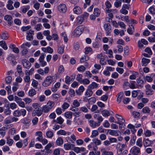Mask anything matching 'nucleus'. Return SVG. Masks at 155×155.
Instances as JSON below:
<instances>
[{"instance_id":"obj_38","label":"nucleus","mask_w":155,"mask_h":155,"mask_svg":"<svg viewBox=\"0 0 155 155\" xmlns=\"http://www.w3.org/2000/svg\"><path fill=\"white\" fill-rule=\"evenodd\" d=\"M101 11L98 8H95L94 9V14L97 17L98 16L100 15Z\"/></svg>"},{"instance_id":"obj_24","label":"nucleus","mask_w":155,"mask_h":155,"mask_svg":"<svg viewBox=\"0 0 155 155\" xmlns=\"http://www.w3.org/2000/svg\"><path fill=\"white\" fill-rule=\"evenodd\" d=\"M97 87L98 84L95 82H93L88 86V88L91 90L92 89L96 88Z\"/></svg>"},{"instance_id":"obj_48","label":"nucleus","mask_w":155,"mask_h":155,"mask_svg":"<svg viewBox=\"0 0 155 155\" xmlns=\"http://www.w3.org/2000/svg\"><path fill=\"white\" fill-rule=\"evenodd\" d=\"M121 0H116V2L114 3V5L116 7L118 8L121 6Z\"/></svg>"},{"instance_id":"obj_35","label":"nucleus","mask_w":155,"mask_h":155,"mask_svg":"<svg viewBox=\"0 0 155 155\" xmlns=\"http://www.w3.org/2000/svg\"><path fill=\"white\" fill-rule=\"evenodd\" d=\"M71 146H74V145L68 143H65L64 145V147L65 150H68L71 149Z\"/></svg>"},{"instance_id":"obj_51","label":"nucleus","mask_w":155,"mask_h":155,"mask_svg":"<svg viewBox=\"0 0 155 155\" xmlns=\"http://www.w3.org/2000/svg\"><path fill=\"white\" fill-rule=\"evenodd\" d=\"M39 101L41 102L44 101L46 99V97L44 95H41L38 97Z\"/></svg>"},{"instance_id":"obj_22","label":"nucleus","mask_w":155,"mask_h":155,"mask_svg":"<svg viewBox=\"0 0 155 155\" xmlns=\"http://www.w3.org/2000/svg\"><path fill=\"white\" fill-rule=\"evenodd\" d=\"M136 145L139 147H141L143 145L142 139V138L138 139L136 142Z\"/></svg>"},{"instance_id":"obj_27","label":"nucleus","mask_w":155,"mask_h":155,"mask_svg":"<svg viewBox=\"0 0 155 155\" xmlns=\"http://www.w3.org/2000/svg\"><path fill=\"white\" fill-rule=\"evenodd\" d=\"M22 122L25 125V127L27 128L29 127L30 123V121L29 120H28L26 118H25L23 120Z\"/></svg>"},{"instance_id":"obj_55","label":"nucleus","mask_w":155,"mask_h":155,"mask_svg":"<svg viewBox=\"0 0 155 155\" xmlns=\"http://www.w3.org/2000/svg\"><path fill=\"white\" fill-rule=\"evenodd\" d=\"M80 103L77 100H74L73 102V106L74 107H77L79 106Z\"/></svg>"},{"instance_id":"obj_61","label":"nucleus","mask_w":155,"mask_h":155,"mask_svg":"<svg viewBox=\"0 0 155 155\" xmlns=\"http://www.w3.org/2000/svg\"><path fill=\"white\" fill-rule=\"evenodd\" d=\"M99 134L98 131L97 130H94L92 131V134L91 136V137H95Z\"/></svg>"},{"instance_id":"obj_59","label":"nucleus","mask_w":155,"mask_h":155,"mask_svg":"<svg viewBox=\"0 0 155 155\" xmlns=\"http://www.w3.org/2000/svg\"><path fill=\"white\" fill-rule=\"evenodd\" d=\"M96 98L94 97H91L88 100V102L90 104H92L95 102Z\"/></svg>"},{"instance_id":"obj_62","label":"nucleus","mask_w":155,"mask_h":155,"mask_svg":"<svg viewBox=\"0 0 155 155\" xmlns=\"http://www.w3.org/2000/svg\"><path fill=\"white\" fill-rule=\"evenodd\" d=\"M12 78L10 76L7 77L5 78L6 83L7 84L10 83L12 81Z\"/></svg>"},{"instance_id":"obj_1","label":"nucleus","mask_w":155,"mask_h":155,"mask_svg":"<svg viewBox=\"0 0 155 155\" xmlns=\"http://www.w3.org/2000/svg\"><path fill=\"white\" fill-rule=\"evenodd\" d=\"M53 78V76H47L43 82L42 85L44 87H47L50 86L52 82H55V81Z\"/></svg>"},{"instance_id":"obj_58","label":"nucleus","mask_w":155,"mask_h":155,"mask_svg":"<svg viewBox=\"0 0 155 155\" xmlns=\"http://www.w3.org/2000/svg\"><path fill=\"white\" fill-rule=\"evenodd\" d=\"M20 111L18 110H16L14 111L13 113V115L15 117H19L21 116Z\"/></svg>"},{"instance_id":"obj_21","label":"nucleus","mask_w":155,"mask_h":155,"mask_svg":"<svg viewBox=\"0 0 155 155\" xmlns=\"http://www.w3.org/2000/svg\"><path fill=\"white\" fill-rule=\"evenodd\" d=\"M8 4L7 5V8L9 10H11L13 9L14 8V7L12 5V4L13 3L11 0H9L8 2Z\"/></svg>"},{"instance_id":"obj_52","label":"nucleus","mask_w":155,"mask_h":155,"mask_svg":"<svg viewBox=\"0 0 155 155\" xmlns=\"http://www.w3.org/2000/svg\"><path fill=\"white\" fill-rule=\"evenodd\" d=\"M29 6H26L22 7L21 9V10L23 13H25L29 9Z\"/></svg>"},{"instance_id":"obj_4","label":"nucleus","mask_w":155,"mask_h":155,"mask_svg":"<svg viewBox=\"0 0 155 155\" xmlns=\"http://www.w3.org/2000/svg\"><path fill=\"white\" fill-rule=\"evenodd\" d=\"M12 124L5 125L1 128H0V134L3 137L5 136L6 133V130L12 127Z\"/></svg>"},{"instance_id":"obj_64","label":"nucleus","mask_w":155,"mask_h":155,"mask_svg":"<svg viewBox=\"0 0 155 155\" xmlns=\"http://www.w3.org/2000/svg\"><path fill=\"white\" fill-rule=\"evenodd\" d=\"M132 115L135 118L138 117L140 116L139 112L136 111H133L132 113Z\"/></svg>"},{"instance_id":"obj_60","label":"nucleus","mask_w":155,"mask_h":155,"mask_svg":"<svg viewBox=\"0 0 155 155\" xmlns=\"http://www.w3.org/2000/svg\"><path fill=\"white\" fill-rule=\"evenodd\" d=\"M131 26L132 27V28H130L127 29V32L130 35H132L134 31V27L132 25H131Z\"/></svg>"},{"instance_id":"obj_54","label":"nucleus","mask_w":155,"mask_h":155,"mask_svg":"<svg viewBox=\"0 0 155 155\" xmlns=\"http://www.w3.org/2000/svg\"><path fill=\"white\" fill-rule=\"evenodd\" d=\"M82 75L81 74H78L77 75L76 79L81 83L83 80L82 78Z\"/></svg>"},{"instance_id":"obj_43","label":"nucleus","mask_w":155,"mask_h":155,"mask_svg":"<svg viewBox=\"0 0 155 155\" xmlns=\"http://www.w3.org/2000/svg\"><path fill=\"white\" fill-rule=\"evenodd\" d=\"M43 111L45 113H48L51 110L50 108L48 107L46 105L44 106L42 108Z\"/></svg>"},{"instance_id":"obj_31","label":"nucleus","mask_w":155,"mask_h":155,"mask_svg":"<svg viewBox=\"0 0 155 155\" xmlns=\"http://www.w3.org/2000/svg\"><path fill=\"white\" fill-rule=\"evenodd\" d=\"M36 94V91L34 89L30 90L28 91V95L29 96L33 97Z\"/></svg>"},{"instance_id":"obj_5","label":"nucleus","mask_w":155,"mask_h":155,"mask_svg":"<svg viewBox=\"0 0 155 155\" xmlns=\"http://www.w3.org/2000/svg\"><path fill=\"white\" fill-rule=\"evenodd\" d=\"M97 59H99V62L102 65H104L107 63L105 58L103 56L102 54H100L97 55Z\"/></svg>"},{"instance_id":"obj_32","label":"nucleus","mask_w":155,"mask_h":155,"mask_svg":"<svg viewBox=\"0 0 155 155\" xmlns=\"http://www.w3.org/2000/svg\"><path fill=\"white\" fill-rule=\"evenodd\" d=\"M84 20V18L82 16H78L77 18V22L78 25L81 24Z\"/></svg>"},{"instance_id":"obj_37","label":"nucleus","mask_w":155,"mask_h":155,"mask_svg":"<svg viewBox=\"0 0 155 155\" xmlns=\"http://www.w3.org/2000/svg\"><path fill=\"white\" fill-rule=\"evenodd\" d=\"M115 117L119 121L121 122L122 123L125 122V120L121 116L118 114H116L115 115Z\"/></svg>"},{"instance_id":"obj_63","label":"nucleus","mask_w":155,"mask_h":155,"mask_svg":"<svg viewBox=\"0 0 155 155\" xmlns=\"http://www.w3.org/2000/svg\"><path fill=\"white\" fill-rule=\"evenodd\" d=\"M90 82V80L87 79H83L81 83L84 84H88Z\"/></svg>"},{"instance_id":"obj_23","label":"nucleus","mask_w":155,"mask_h":155,"mask_svg":"<svg viewBox=\"0 0 155 155\" xmlns=\"http://www.w3.org/2000/svg\"><path fill=\"white\" fill-rule=\"evenodd\" d=\"M4 18L6 20L8 21V24L11 25L13 23V21H12V16L9 15H7L5 16Z\"/></svg>"},{"instance_id":"obj_36","label":"nucleus","mask_w":155,"mask_h":155,"mask_svg":"<svg viewBox=\"0 0 155 155\" xmlns=\"http://www.w3.org/2000/svg\"><path fill=\"white\" fill-rule=\"evenodd\" d=\"M103 116L104 117H107L110 115V113L109 111L107 110H104L101 111Z\"/></svg>"},{"instance_id":"obj_20","label":"nucleus","mask_w":155,"mask_h":155,"mask_svg":"<svg viewBox=\"0 0 155 155\" xmlns=\"http://www.w3.org/2000/svg\"><path fill=\"white\" fill-rule=\"evenodd\" d=\"M139 73L137 72L133 71L132 74L129 77V78L131 80L135 79L137 77H138Z\"/></svg>"},{"instance_id":"obj_12","label":"nucleus","mask_w":155,"mask_h":155,"mask_svg":"<svg viewBox=\"0 0 155 155\" xmlns=\"http://www.w3.org/2000/svg\"><path fill=\"white\" fill-rule=\"evenodd\" d=\"M107 132L110 135L118 136L119 135V133L120 134V131L118 130H114L111 129L107 130Z\"/></svg>"},{"instance_id":"obj_8","label":"nucleus","mask_w":155,"mask_h":155,"mask_svg":"<svg viewBox=\"0 0 155 155\" xmlns=\"http://www.w3.org/2000/svg\"><path fill=\"white\" fill-rule=\"evenodd\" d=\"M45 56L46 55L45 53L42 54L39 58L40 63L42 67L45 66L47 64L46 62L44 60Z\"/></svg>"},{"instance_id":"obj_29","label":"nucleus","mask_w":155,"mask_h":155,"mask_svg":"<svg viewBox=\"0 0 155 155\" xmlns=\"http://www.w3.org/2000/svg\"><path fill=\"white\" fill-rule=\"evenodd\" d=\"M54 104L55 103L54 101H49L47 103V104L45 105L51 109Z\"/></svg>"},{"instance_id":"obj_53","label":"nucleus","mask_w":155,"mask_h":155,"mask_svg":"<svg viewBox=\"0 0 155 155\" xmlns=\"http://www.w3.org/2000/svg\"><path fill=\"white\" fill-rule=\"evenodd\" d=\"M136 82L135 81H132L130 82V84L129 86L132 89L136 88V87L135 86Z\"/></svg>"},{"instance_id":"obj_56","label":"nucleus","mask_w":155,"mask_h":155,"mask_svg":"<svg viewBox=\"0 0 155 155\" xmlns=\"http://www.w3.org/2000/svg\"><path fill=\"white\" fill-rule=\"evenodd\" d=\"M31 44L30 42H27L22 44L21 45V47L22 48H26V46L29 47L31 46Z\"/></svg>"},{"instance_id":"obj_40","label":"nucleus","mask_w":155,"mask_h":155,"mask_svg":"<svg viewBox=\"0 0 155 155\" xmlns=\"http://www.w3.org/2000/svg\"><path fill=\"white\" fill-rule=\"evenodd\" d=\"M74 78H70V77L68 76H67L65 78V82L67 84H69L71 81H73Z\"/></svg>"},{"instance_id":"obj_6","label":"nucleus","mask_w":155,"mask_h":155,"mask_svg":"<svg viewBox=\"0 0 155 155\" xmlns=\"http://www.w3.org/2000/svg\"><path fill=\"white\" fill-rule=\"evenodd\" d=\"M43 110L40 109V107L38 109H36L34 110L32 113V115L33 116H35L37 115L38 116H41L43 114Z\"/></svg>"},{"instance_id":"obj_16","label":"nucleus","mask_w":155,"mask_h":155,"mask_svg":"<svg viewBox=\"0 0 155 155\" xmlns=\"http://www.w3.org/2000/svg\"><path fill=\"white\" fill-rule=\"evenodd\" d=\"M73 11L76 14L79 15L81 14L82 12L81 9L78 6H75L73 9Z\"/></svg>"},{"instance_id":"obj_9","label":"nucleus","mask_w":155,"mask_h":155,"mask_svg":"<svg viewBox=\"0 0 155 155\" xmlns=\"http://www.w3.org/2000/svg\"><path fill=\"white\" fill-rule=\"evenodd\" d=\"M83 31V27L82 26H79L77 27L74 30V33L78 36L80 35Z\"/></svg>"},{"instance_id":"obj_46","label":"nucleus","mask_w":155,"mask_h":155,"mask_svg":"<svg viewBox=\"0 0 155 155\" xmlns=\"http://www.w3.org/2000/svg\"><path fill=\"white\" fill-rule=\"evenodd\" d=\"M64 121V119L61 116L57 117V123L59 124H62Z\"/></svg>"},{"instance_id":"obj_50","label":"nucleus","mask_w":155,"mask_h":155,"mask_svg":"<svg viewBox=\"0 0 155 155\" xmlns=\"http://www.w3.org/2000/svg\"><path fill=\"white\" fill-rule=\"evenodd\" d=\"M57 134L59 135H65L67 134V132L63 130H60L57 132Z\"/></svg>"},{"instance_id":"obj_18","label":"nucleus","mask_w":155,"mask_h":155,"mask_svg":"<svg viewBox=\"0 0 155 155\" xmlns=\"http://www.w3.org/2000/svg\"><path fill=\"white\" fill-rule=\"evenodd\" d=\"M123 94V93L122 92H120L119 93L117 94V101L118 103H120L121 102Z\"/></svg>"},{"instance_id":"obj_26","label":"nucleus","mask_w":155,"mask_h":155,"mask_svg":"<svg viewBox=\"0 0 155 155\" xmlns=\"http://www.w3.org/2000/svg\"><path fill=\"white\" fill-rule=\"evenodd\" d=\"M93 94V91L90 89H89L88 88L86 90V91L85 92V96L86 97H85V98L91 97L92 95Z\"/></svg>"},{"instance_id":"obj_28","label":"nucleus","mask_w":155,"mask_h":155,"mask_svg":"<svg viewBox=\"0 0 155 155\" xmlns=\"http://www.w3.org/2000/svg\"><path fill=\"white\" fill-rule=\"evenodd\" d=\"M56 143L57 145L59 146L62 145L63 143V140L62 138L61 137H58L56 140Z\"/></svg>"},{"instance_id":"obj_15","label":"nucleus","mask_w":155,"mask_h":155,"mask_svg":"<svg viewBox=\"0 0 155 155\" xmlns=\"http://www.w3.org/2000/svg\"><path fill=\"white\" fill-rule=\"evenodd\" d=\"M88 147L89 150H92L95 151L98 148V147L96 145H95L94 143L93 142L91 143L88 146Z\"/></svg>"},{"instance_id":"obj_44","label":"nucleus","mask_w":155,"mask_h":155,"mask_svg":"<svg viewBox=\"0 0 155 155\" xmlns=\"http://www.w3.org/2000/svg\"><path fill=\"white\" fill-rule=\"evenodd\" d=\"M0 45L5 50H6L8 48L7 46L4 41H0Z\"/></svg>"},{"instance_id":"obj_10","label":"nucleus","mask_w":155,"mask_h":155,"mask_svg":"<svg viewBox=\"0 0 155 155\" xmlns=\"http://www.w3.org/2000/svg\"><path fill=\"white\" fill-rule=\"evenodd\" d=\"M58 10L60 12L62 13L65 12L67 10V7L66 5L63 4H61L58 5L57 7Z\"/></svg>"},{"instance_id":"obj_39","label":"nucleus","mask_w":155,"mask_h":155,"mask_svg":"<svg viewBox=\"0 0 155 155\" xmlns=\"http://www.w3.org/2000/svg\"><path fill=\"white\" fill-rule=\"evenodd\" d=\"M98 107L96 105H93L91 109V111L92 112L94 111L95 113H99V110H97Z\"/></svg>"},{"instance_id":"obj_33","label":"nucleus","mask_w":155,"mask_h":155,"mask_svg":"<svg viewBox=\"0 0 155 155\" xmlns=\"http://www.w3.org/2000/svg\"><path fill=\"white\" fill-rule=\"evenodd\" d=\"M73 113L70 111L66 112L64 113V116L67 118L71 119L72 117Z\"/></svg>"},{"instance_id":"obj_42","label":"nucleus","mask_w":155,"mask_h":155,"mask_svg":"<svg viewBox=\"0 0 155 155\" xmlns=\"http://www.w3.org/2000/svg\"><path fill=\"white\" fill-rule=\"evenodd\" d=\"M46 134L47 137L51 138L53 136L54 133L52 131L49 130L47 132Z\"/></svg>"},{"instance_id":"obj_14","label":"nucleus","mask_w":155,"mask_h":155,"mask_svg":"<svg viewBox=\"0 0 155 155\" xmlns=\"http://www.w3.org/2000/svg\"><path fill=\"white\" fill-rule=\"evenodd\" d=\"M93 117L94 118L98 121L97 122L100 124V125L103 120V118L102 117L98 114H95Z\"/></svg>"},{"instance_id":"obj_19","label":"nucleus","mask_w":155,"mask_h":155,"mask_svg":"<svg viewBox=\"0 0 155 155\" xmlns=\"http://www.w3.org/2000/svg\"><path fill=\"white\" fill-rule=\"evenodd\" d=\"M89 123L90 126L93 128H94L97 127H98L100 125V124H98L97 122H95L93 120H90L89 121Z\"/></svg>"},{"instance_id":"obj_3","label":"nucleus","mask_w":155,"mask_h":155,"mask_svg":"<svg viewBox=\"0 0 155 155\" xmlns=\"http://www.w3.org/2000/svg\"><path fill=\"white\" fill-rule=\"evenodd\" d=\"M130 152L133 155H140L141 154L140 149L136 146L131 148Z\"/></svg>"},{"instance_id":"obj_34","label":"nucleus","mask_w":155,"mask_h":155,"mask_svg":"<svg viewBox=\"0 0 155 155\" xmlns=\"http://www.w3.org/2000/svg\"><path fill=\"white\" fill-rule=\"evenodd\" d=\"M17 72L21 75H22V76L23 75L24 73L22 72V67L21 66L19 65H18L17 67Z\"/></svg>"},{"instance_id":"obj_11","label":"nucleus","mask_w":155,"mask_h":155,"mask_svg":"<svg viewBox=\"0 0 155 155\" xmlns=\"http://www.w3.org/2000/svg\"><path fill=\"white\" fill-rule=\"evenodd\" d=\"M104 27L107 35H109L111 31V27L110 24L109 23L105 24L104 25Z\"/></svg>"},{"instance_id":"obj_25","label":"nucleus","mask_w":155,"mask_h":155,"mask_svg":"<svg viewBox=\"0 0 155 155\" xmlns=\"http://www.w3.org/2000/svg\"><path fill=\"white\" fill-rule=\"evenodd\" d=\"M150 62V60L149 59L145 58H143L142 59V65L146 66L147 65V64L149 63Z\"/></svg>"},{"instance_id":"obj_17","label":"nucleus","mask_w":155,"mask_h":155,"mask_svg":"<svg viewBox=\"0 0 155 155\" xmlns=\"http://www.w3.org/2000/svg\"><path fill=\"white\" fill-rule=\"evenodd\" d=\"M65 69L64 66L62 65H60L58 68L57 74L58 75H60L64 71Z\"/></svg>"},{"instance_id":"obj_7","label":"nucleus","mask_w":155,"mask_h":155,"mask_svg":"<svg viewBox=\"0 0 155 155\" xmlns=\"http://www.w3.org/2000/svg\"><path fill=\"white\" fill-rule=\"evenodd\" d=\"M21 62L24 67L27 69L30 68L31 66V63L27 59H23L21 61Z\"/></svg>"},{"instance_id":"obj_41","label":"nucleus","mask_w":155,"mask_h":155,"mask_svg":"<svg viewBox=\"0 0 155 155\" xmlns=\"http://www.w3.org/2000/svg\"><path fill=\"white\" fill-rule=\"evenodd\" d=\"M38 81L34 79H33L31 83V85L35 88H37L38 85Z\"/></svg>"},{"instance_id":"obj_13","label":"nucleus","mask_w":155,"mask_h":155,"mask_svg":"<svg viewBox=\"0 0 155 155\" xmlns=\"http://www.w3.org/2000/svg\"><path fill=\"white\" fill-rule=\"evenodd\" d=\"M143 143L144 146L147 147L150 146L153 142L152 141L149 140L148 139H144Z\"/></svg>"},{"instance_id":"obj_45","label":"nucleus","mask_w":155,"mask_h":155,"mask_svg":"<svg viewBox=\"0 0 155 155\" xmlns=\"http://www.w3.org/2000/svg\"><path fill=\"white\" fill-rule=\"evenodd\" d=\"M93 143L95 145H99L101 144V141L98 140V139L96 138L94 139H93Z\"/></svg>"},{"instance_id":"obj_47","label":"nucleus","mask_w":155,"mask_h":155,"mask_svg":"<svg viewBox=\"0 0 155 155\" xmlns=\"http://www.w3.org/2000/svg\"><path fill=\"white\" fill-rule=\"evenodd\" d=\"M14 141L12 139L10 138V137H8L7 138V142L6 143L9 146H11L13 144Z\"/></svg>"},{"instance_id":"obj_49","label":"nucleus","mask_w":155,"mask_h":155,"mask_svg":"<svg viewBox=\"0 0 155 155\" xmlns=\"http://www.w3.org/2000/svg\"><path fill=\"white\" fill-rule=\"evenodd\" d=\"M89 59V57L87 55H85L84 57H82L80 60V62L83 63L85 61L88 60Z\"/></svg>"},{"instance_id":"obj_2","label":"nucleus","mask_w":155,"mask_h":155,"mask_svg":"<svg viewBox=\"0 0 155 155\" xmlns=\"http://www.w3.org/2000/svg\"><path fill=\"white\" fill-rule=\"evenodd\" d=\"M127 145L125 143H118L116 145V149L117 151V154L118 155H120L122 153V151L126 149Z\"/></svg>"},{"instance_id":"obj_30","label":"nucleus","mask_w":155,"mask_h":155,"mask_svg":"<svg viewBox=\"0 0 155 155\" xmlns=\"http://www.w3.org/2000/svg\"><path fill=\"white\" fill-rule=\"evenodd\" d=\"M8 34L6 31H5L2 33L1 35V37L2 39L6 40L8 38Z\"/></svg>"},{"instance_id":"obj_57","label":"nucleus","mask_w":155,"mask_h":155,"mask_svg":"<svg viewBox=\"0 0 155 155\" xmlns=\"http://www.w3.org/2000/svg\"><path fill=\"white\" fill-rule=\"evenodd\" d=\"M142 111L144 113H149L150 111V110L148 107H145L142 109Z\"/></svg>"}]
</instances>
